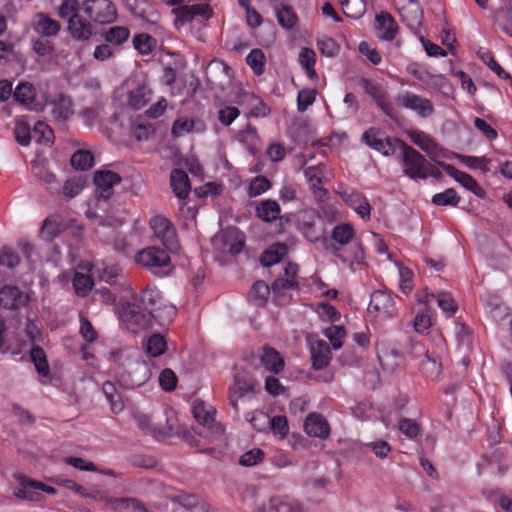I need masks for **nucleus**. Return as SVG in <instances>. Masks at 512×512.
Instances as JSON below:
<instances>
[{
	"label": "nucleus",
	"instance_id": "obj_1",
	"mask_svg": "<svg viewBox=\"0 0 512 512\" xmlns=\"http://www.w3.org/2000/svg\"><path fill=\"white\" fill-rule=\"evenodd\" d=\"M397 145L402 152L403 173L410 179H427L434 176L433 165L416 149L409 146L403 140H397Z\"/></svg>",
	"mask_w": 512,
	"mask_h": 512
},
{
	"label": "nucleus",
	"instance_id": "obj_2",
	"mask_svg": "<svg viewBox=\"0 0 512 512\" xmlns=\"http://www.w3.org/2000/svg\"><path fill=\"white\" fill-rule=\"evenodd\" d=\"M134 260L136 264L157 277L167 276L173 269L169 254L164 249L155 246L138 251Z\"/></svg>",
	"mask_w": 512,
	"mask_h": 512
},
{
	"label": "nucleus",
	"instance_id": "obj_3",
	"mask_svg": "<svg viewBox=\"0 0 512 512\" xmlns=\"http://www.w3.org/2000/svg\"><path fill=\"white\" fill-rule=\"evenodd\" d=\"M136 293L131 291V299L121 304L119 318L132 333H138L151 326L150 311H146L137 303Z\"/></svg>",
	"mask_w": 512,
	"mask_h": 512
},
{
	"label": "nucleus",
	"instance_id": "obj_4",
	"mask_svg": "<svg viewBox=\"0 0 512 512\" xmlns=\"http://www.w3.org/2000/svg\"><path fill=\"white\" fill-rule=\"evenodd\" d=\"M83 10L90 20L99 24H108L117 17L116 6L110 0H86Z\"/></svg>",
	"mask_w": 512,
	"mask_h": 512
},
{
	"label": "nucleus",
	"instance_id": "obj_5",
	"mask_svg": "<svg viewBox=\"0 0 512 512\" xmlns=\"http://www.w3.org/2000/svg\"><path fill=\"white\" fill-rule=\"evenodd\" d=\"M154 236L170 251L178 248V237L173 223L166 217L156 215L150 219Z\"/></svg>",
	"mask_w": 512,
	"mask_h": 512
},
{
	"label": "nucleus",
	"instance_id": "obj_6",
	"mask_svg": "<svg viewBox=\"0 0 512 512\" xmlns=\"http://www.w3.org/2000/svg\"><path fill=\"white\" fill-rule=\"evenodd\" d=\"M394 5L407 27L415 34L422 26L423 11L417 0H394Z\"/></svg>",
	"mask_w": 512,
	"mask_h": 512
},
{
	"label": "nucleus",
	"instance_id": "obj_7",
	"mask_svg": "<svg viewBox=\"0 0 512 512\" xmlns=\"http://www.w3.org/2000/svg\"><path fill=\"white\" fill-rule=\"evenodd\" d=\"M363 88L376 103L377 107L392 120H397L398 111L389 99L387 90L378 82L364 79Z\"/></svg>",
	"mask_w": 512,
	"mask_h": 512
},
{
	"label": "nucleus",
	"instance_id": "obj_8",
	"mask_svg": "<svg viewBox=\"0 0 512 512\" xmlns=\"http://www.w3.org/2000/svg\"><path fill=\"white\" fill-rule=\"evenodd\" d=\"M368 311L382 319L394 317L397 313L395 296L387 290L374 291L370 297Z\"/></svg>",
	"mask_w": 512,
	"mask_h": 512
},
{
	"label": "nucleus",
	"instance_id": "obj_9",
	"mask_svg": "<svg viewBox=\"0 0 512 512\" xmlns=\"http://www.w3.org/2000/svg\"><path fill=\"white\" fill-rule=\"evenodd\" d=\"M362 141L371 149L381 153L384 156L394 155L398 138L384 136V133L378 128H369L362 135Z\"/></svg>",
	"mask_w": 512,
	"mask_h": 512
},
{
	"label": "nucleus",
	"instance_id": "obj_10",
	"mask_svg": "<svg viewBox=\"0 0 512 512\" xmlns=\"http://www.w3.org/2000/svg\"><path fill=\"white\" fill-rule=\"evenodd\" d=\"M121 176L110 170H100L94 174V196L97 201H106L114 193V186L120 184Z\"/></svg>",
	"mask_w": 512,
	"mask_h": 512
},
{
	"label": "nucleus",
	"instance_id": "obj_11",
	"mask_svg": "<svg viewBox=\"0 0 512 512\" xmlns=\"http://www.w3.org/2000/svg\"><path fill=\"white\" fill-rule=\"evenodd\" d=\"M397 103L417 113L419 117L427 118L434 114V105L431 100L412 92H404L396 97Z\"/></svg>",
	"mask_w": 512,
	"mask_h": 512
},
{
	"label": "nucleus",
	"instance_id": "obj_12",
	"mask_svg": "<svg viewBox=\"0 0 512 512\" xmlns=\"http://www.w3.org/2000/svg\"><path fill=\"white\" fill-rule=\"evenodd\" d=\"M94 272L100 280L109 285L119 284L124 290L132 291L131 284L124 279L123 269L116 263L101 262L94 265Z\"/></svg>",
	"mask_w": 512,
	"mask_h": 512
},
{
	"label": "nucleus",
	"instance_id": "obj_13",
	"mask_svg": "<svg viewBox=\"0 0 512 512\" xmlns=\"http://www.w3.org/2000/svg\"><path fill=\"white\" fill-rule=\"evenodd\" d=\"M304 505L289 495H276L269 499L267 508H259L255 512H304Z\"/></svg>",
	"mask_w": 512,
	"mask_h": 512
},
{
	"label": "nucleus",
	"instance_id": "obj_14",
	"mask_svg": "<svg viewBox=\"0 0 512 512\" xmlns=\"http://www.w3.org/2000/svg\"><path fill=\"white\" fill-rule=\"evenodd\" d=\"M344 202L351 207L362 219L369 220L371 205L365 195L354 189H346L340 193Z\"/></svg>",
	"mask_w": 512,
	"mask_h": 512
},
{
	"label": "nucleus",
	"instance_id": "obj_15",
	"mask_svg": "<svg viewBox=\"0 0 512 512\" xmlns=\"http://www.w3.org/2000/svg\"><path fill=\"white\" fill-rule=\"evenodd\" d=\"M28 300V295L17 286L5 285L0 289V307L4 309L18 310L24 307Z\"/></svg>",
	"mask_w": 512,
	"mask_h": 512
},
{
	"label": "nucleus",
	"instance_id": "obj_16",
	"mask_svg": "<svg viewBox=\"0 0 512 512\" xmlns=\"http://www.w3.org/2000/svg\"><path fill=\"white\" fill-rule=\"evenodd\" d=\"M445 172L453 177L458 183H460L463 187H465L467 190L471 191L474 195L478 197H484L485 191L484 189L478 184V182L469 174L462 172L455 168L451 164H441Z\"/></svg>",
	"mask_w": 512,
	"mask_h": 512
},
{
	"label": "nucleus",
	"instance_id": "obj_17",
	"mask_svg": "<svg viewBox=\"0 0 512 512\" xmlns=\"http://www.w3.org/2000/svg\"><path fill=\"white\" fill-rule=\"evenodd\" d=\"M305 432L313 437L327 439L330 435V425L326 418L319 413H310L304 423Z\"/></svg>",
	"mask_w": 512,
	"mask_h": 512
},
{
	"label": "nucleus",
	"instance_id": "obj_18",
	"mask_svg": "<svg viewBox=\"0 0 512 512\" xmlns=\"http://www.w3.org/2000/svg\"><path fill=\"white\" fill-rule=\"evenodd\" d=\"M377 36L385 41H392L398 33V25L392 15L382 11L376 15Z\"/></svg>",
	"mask_w": 512,
	"mask_h": 512
},
{
	"label": "nucleus",
	"instance_id": "obj_19",
	"mask_svg": "<svg viewBox=\"0 0 512 512\" xmlns=\"http://www.w3.org/2000/svg\"><path fill=\"white\" fill-rule=\"evenodd\" d=\"M221 240L223 250L231 255L239 254L245 245L244 234L234 227L225 229L221 234Z\"/></svg>",
	"mask_w": 512,
	"mask_h": 512
},
{
	"label": "nucleus",
	"instance_id": "obj_20",
	"mask_svg": "<svg viewBox=\"0 0 512 512\" xmlns=\"http://www.w3.org/2000/svg\"><path fill=\"white\" fill-rule=\"evenodd\" d=\"M254 385L251 379L235 375L233 385L229 388L228 399L233 409L238 412V400L247 393L252 392Z\"/></svg>",
	"mask_w": 512,
	"mask_h": 512
},
{
	"label": "nucleus",
	"instance_id": "obj_21",
	"mask_svg": "<svg viewBox=\"0 0 512 512\" xmlns=\"http://www.w3.org/2000/svg\"><path fill=\"white\" fill-rule=\"evenodd\" d=\"M134 419L139 429L145 434L153 435L155 438L167 437L172 432L170 426L156 424L152 418L146 414L138 413L135 415Z\"/></svg>",
	"mask_w": 512,
	"mask_h": 512
},
{
	"label": "nucleus",
	"instance_id": "obj_22",
	"mask_svg": "<svg viewBox=\"0 0 512 512\" xmlns=\"http://www.w3.org/2000/svg\"><path fill=\"white\" fill-rule=\"evenodd\" d=\"M312 366L316 370H321L328 366L331 360V350L328 343L324 340H318L311 346Z\"/></svg>",
	"mask_w": 512,
	"mask_h": 512
},
{
	"label": "nucleus",
	"instance_id": "obj_23",
	"mask_svg": "<svg viewBox=\"0 0 512 512\" xmlns=\"http://www.w3.org/2000/svg\"><path fill=\"white\" fill-rule=\"evenodd\" d=\"M261 365L273 374H279L285 365L284 359L281 354L274 348L265 346L260 357Z\"/></svg>",
	"mask_w": 512,
	"mask_h": 512
},
{
	"label": "nucleus",
	"instance_id": "obj_24",
	"mask_svg": "<svg viewBox=\"0 0 512 512\" xmlns=\"http://www.w3.org/2000/svg\"><path fill=\"white\" fill-rule=\"evenodd\" d=\"M170 181L175 195L179 200H184L191 190L190 180L186 172L181 169L172 170Z\"/></svg>",
	"mask_w": 512,
	"mask_h": 512
},
{
	"label": "nucleus",
	"instance_id": "obj_25",
	"mask_svg": "<svg viewBox=\"0 0 512 512\" xmlns=\"http://www.w3.org/2000/svg\"><path fill=\"white\" fill-rule=\"evenodd\" d=\"M51 106V114L55 120L65 121L73 114L72 100L63 94L54 99Z\"/></svg>",
	"mask_w": 512,
	"mask_h": 512
},
{
	"label": "nucleus",
	"instance_id": "obj_26",
	"mask_svg": "<svg viewBox=\"0 0 512 512\" xmlns=\"http://www.w3.org/2000/svg\"><path fill=\"white\" fill-rule=\"evenodd\" d=\"M196 421L203 426H210L214 423L216 410L213 406L202 400H195L192 408Z\"/></svg>",
	"mask_w": 512,
	"mask_h": 512
},
{
	"label": "nucleus",
	"instance_id": "obj_27",
	"mask_svg": "<svg viewBox=\"0 0 512 512\" xmlns=\"http://www.w3.org/2000/svg\"><path fill=\"white\" fill-rule=\"evenodd\" d=\"M205 129V125L202 121L190 119L187 117L177 118L172 125V134L175 137H181L191 131L202 132Z\"/></svg>",
	"mask_w": 512,
	"mask_h": 512
},
{
	"label": "nucleus",
	"instance_id": "obj_28",
	"mask_svg": "<svg viewBox=\"0 0 512 512\" xmlns=\"http://www.w3.org/2000/svg\"><path fill=\"white\" fill-rule=\"evenodd\" d=\"M136 296L138 297L137 303L146 311H152L163 301L161 292L156 287L148 286Z\"/></svg>",
	"mask_w": 512,
	"mask_h": 512
},
{
	"label": "nucleus",
	"instance_id": "obj_29",
	"mask_svg": "<svg viewBox=\"0 0 512 512\" xmlns=\"http://www.w3.org/2000/svg\"><path fill=\"white\" fill-rule=\"evenodd\" d=\"M176 313V307L164 301L150 311L151 320L154 319L161 326L170 324L176 316Z\"/></svg>",
	"mask_w": 512,
	"mask_h": 512
},
{
	"label": "nucleus",
	"instance_id": "obj_30",
	"mask_svg": "<svg viewBox=\"0 0 512 512\" xmlns=\"http://www.w3.org/2000/svg\"><path fill=\"white\" fill-rule=\"evenodd\" d=\"M407 135L413 144L417 145L429 156L435 155L437 144L428 134L420 130H409Z\"/></svg>",
	"mask_w": 512,
	"mask_h": 512
},
{
	"label": "nucleus",
	"instance_id": "obj_31",
	"mask_svg": "<svg viewBox=\"0 0 512 512\" xmlns=\"http://www.w3.org/2000/svg\"><path fill=\"white\" fill-rule=\"evenodd\" d=\"M68 29L73 38L78 40H87L93 33L92 25L82 19L80 15L74 16L68 22Z\"/></svg>",
	"mask_w": 512,
	"mask_h": 512
},
{
	"label": "nucleus",
	"instance_id": "obj_32",
	"mask_svg": "<svg viewBox=\"0 0 512 512\" xmlns=\"http://www.w3.org/2000/svg\"><path fill=\"white\" fill-rule=\"evenodd\" d=\"M256 216L265 222H272L279 217L280 206L275 200H263L256 207Z\"/></svg>",
	"mask_w": 512,
	"mask_h": 512
},
{
	"label": "nucleus",
	"instance_id": "obj_33",
	"mask_svg": "<svg viewBox=\"0 0 512 512\" xmlns=\"http://www.w3.org/2000/svg\"><path fill=\"white\" fill-rule=\"evenodd\" d=\"M288 248L284 243H276L271 245L261 256L263 266L269 267L280 262L287 254Z\"/></svg>",
	"mask_w": 512,
	"mask_h": 512
},
{
	"label": "nucleus",
	"instance_id": "obj_34",
	"mask_svg": "<svg viewBox=\"0 0 512 512\" xmlns=\"http://www.w3.org/2000/svg\"><path fill=\"white\" fill-rule=\"evenodd\" d=\"M30 358L37 373L45 378L50 377V368L44 349L40 346H33L30 350Z\"/></svg>",
	"mask_w": 512,
	"mask_h": 512
},
{
	"label": "nucleus",
	"instance_id": "obj_35",
	"mask_svg": "<svg viewBox=\"0 0 512 512\" xmlns=\"http://www.w3.org/2000/svg\"><path fill=\"white\" fill-rule=\"evenodd\" d=\"M34 29L43 36H54L60 30V24L43 13L37 14Z\"/></svg>",
	"mask_w": 512,
	"mask_h": 512
},
{
	"label": "nucleus",
	"instance_id": "obj_36",
	"mask_svg": "<svg viewBox=\"0 0 512 512\" xmlns=\"http://www.w3.org/2000/svg\"><path fill=\"white\" fill-rule=\"evenodd\" d=\"M151 96V89L143 84L129 93L128 103L133 109L138 110L143 108L150 101Z\"/></svg>",
	"mask_w": 512,
	"mask_h": 512
},
{
	"label": "nucleus",
	"instance_id": "obj_37",
	"mask_svg": "<svg viewBox=\"0 0 512 512\" xmlns=\"http://www.w3.org/2000/svg\"><path fill=\"white\" fill-rule=\"evenodd\" d=\"M316 57L315 51L311 48L303 47L300 50L299 63L311 80H316L318 78L315 70Z\"/></svg>",
	"mask_w": 512,
	"mask_h": 512
},
{
	"label": "nucleus",
	"instance_id": "obj_38",
	"mask_svg": "<svg viewBox=\"0 0 512 512\" xmlns=\"http://www.w3.org/2000/svg\"><path fill=\"white\" fill-rule=\"evenodd\" d=\"M355 237V229L350 223H341L334 226L331 238L340 246L349 244Z\"/></svg>",
	"mask_w": 512,
	"mask_h": 512
},
{
	"label": "nucleus",
	"instance_id": "obj_39",
	"mask_svg": "<svg viewBox=\"0 0 512 512\" xmlns=\"http://www.w3.org/2000/svg\"><path fill=\"white\" fill-rule=\"evenodd\" d=\"M105 506L112 510L123 506L126 509H132L134 512H149L136 498H105Z\"/></svg>",
	"mask_w": 512,
	"mask_h": 512
},
{
	"label": "nucleus",
	"instance_id": "obj_40",
	"mask_svg": "<svg viewBox=\"0 0 512 512\" xmlns=\"http://www.w3.org/2000/svg\"><path fill=\"white\" fill-rule=\"evenodd\" d=\"M18 479L20 481L21 488H19L17 491L14 492V495L17 498L28 500V501H40L41 500L42 495L40 494L38 489H36V487H34L32 485V482H36L35 480H29V479L25 478L24 476H19Z\"/></svg>",
	"mask_w": 512,
	"mask_h": 512
},
{
	"label": "nucleus",
	"instance_id": "obj_41",
	"mask_svg": "<svg viewBox=\"0 0 512 512\" xmlns=\"http://www.w3.org/2000/svg\"><path fill=\"white\" fill-rule=\"evenodd\" d=\"M259 416L263 419V422H267L269 424L275 435L279 436L281 439L286 437L289 432V426L285 416H274L269 418V416L263 412H260Z\"/></svg>",
	"mask_w": 512,
	"mask_h": 512
},
{
	"label": "nucleus",
	"instance_id": "obj_42",
	"mask_svg": "<svg viewBox=\"0 0 512 512\" xmlns=\"http://www.w3.org/2000/svg\"><path fill=\"white\" fill-rule=\"evenodd\" d=\"M345 16L357 19L366 12V0H339Z\"/></svg>",
	"mask_w": 512,
	"mask_h": 512
},
{
	"label": "nucleus",
	"instance_id": "obj_43",
	"mask_svg": "<svg viewBox=\"0 0 512 512\" xmlns=\"http://www.w3.org/2000/svg\"><path fill=\"white\" fill-rule=\"evenodd\" d=\"M130 30L125 26H112L103 33L106 42L120 46L128 40Z\"/></svg>",
	"mask_w": 512,
	"mask_h": 512
},
{
	"label": "nucleus",
	"instance_id": "obj_44",
	"mask_svg": "<svg viewBox=\"0 0 512 512\" xmlns=\"http://www.w3.org/2000/svg\"><path fill=\"white\" fill-rule=\"evenodd\" d=\"M33 139L42 145H51L54 139L53 130L43 121H36L32 129Z\"/></svg>",
	"mask_w": 512,
	"mask_h": 512
},
{
	"label": "nucleus",
	"instance_id": "obj_45",
	"mask_svg": "<svg viewBox=\"0 0 512 512\" xmlns=\"http://www.w3.org/2000/svg\"><path fill=\"white\" fill-rule=\"evenodd\" d=\"M14 135L17 143L21 146H28L33 138L30 124L24 117L16 120Z\"/></svg>",
	"mask_w": 512,
	"mask_h": 512
},
{
	"label": "nucleus",
	"instance_id": "obj_46",
	"mask_svg": "<svg viewBox=\"0 0 512 512\" xmlns=\"http://www.w3.org/2000/svg\"><path fill=\"white\" fill-rule=\"evenodd\" d=\"M75 293L80 297H85L93 289L94 281L90 275L76 272L72 279Z\"/></svg>",
	"mask_w": 512,
	"mask_h": 512
},
{
	"label": "nucleus",
	"instance_id": "obj_47",
	"mask_svg": "<svg viewBox=\"0 0 512 512\" xmlns=\"http://www.w3.org/2000/svg\"><path fill=\"white\" fill-rule=\"evenodd\" d=\"M73 168L80 171L90 169L94 164V156L90 151L77 150L70 159Z\"/></svg>",
	"mask_w": 512,
	"mask_h": 512
},
{
	"label": "nucleus",
	"instance_id": "obj_48",
	"mask_svg": "<svg viewBox=\"0 0 512 512\" xmlns=\"http://www.w3.org/2000/svg\"><path fill=\"white\" fill-rule=\"evenodd\" d=\"M431 201L436 206L456 207L460 202V196L454 188H448L443 192L434 194Z\"/></svg>",
	"mask_w": 512,
	"mask_h": 512
},
{
	"label": "nucleus",
	"instance_id": "obj_49",
	"mask_svg": "<svg viewBox=\"0 0 512 512\" xmlns=\"http://www.w3.org/2000/svg\"><path fill=\"white\" fill-rule=\"evenodd\" d=\"M103 392L111 405V409L114 413H119L124 409V403L121 399V395L117 392L116 386L112 382H105L103 384Z\"/></svg>",
	"mask_w": 512,
	"mask_h": 512
},
{
	"label": "nucleus",
	"instance_id": "obj_50",
	"mask_svg": "<svg viewBox=\"0 0 512 512\" xmlns=\"http://www.w3.org/2000/svg\"><path fill=\"white\" fill-rule=\"evenodd\" d=\"M398 429L400 432L411 440H416L417 437L421 436L422 428L420 424L410 418L402 417L398 421Z\"/></svg>",
	"mask_w": 512,
	"mask_h": 512
},
{
	"label": "nucleus",
	"instance_id": "obj_51",
	"mask_svg": "<svg viewBox=\"0 0 512 512\" xmlns=\"http://www.w3.org/2000/svg\"><path fill=\"white\" fill-rule=\"evenodd\" d=\"M436 302L447 318L453 317L458 310V305L449 292L438 293L436 295Z\"/></svg>",
	"mask_w": 512,
	"mask_h": 512
},
{
	"label": "nucleus",
	"instance_id": "obj_52",
	"mask_svg": "<svg viewBox=\"0 0 512 512\" xmlns=\"http://www.w3.org/2000/svg\"><path fill=\"white\" fill-rule=\"evenodd\" d=\"M276 15L278 23L286 29L293 28L298 20V17L294 10L288 5H281L276 9Z\"/></svg>",
	"mask_w": 512,
	"mask_h": 512
},
{
	"label": "nucleus",
	"instance_id": "obj_53",
	"mask_svg": "<svg viewBox=\"0 0 512 512\" xmlns=\"http://www.w3.org/2000/svg\"><path fill=\"white\" fill-rule=\"evenodd\" d=\"M265 55L261 49L255 48L246 57V63L256 75H261L265 68Z\"/></svg>",
	"mask_w": 512,
	"mask_h": 512
},
{
	"label": "nucleus",
	"instance_id": "obj_54",
	"mask_svg": "<svg viewBox=\"0 0 512 512\" xmlns=\"http://www.w3.org/2000/svg\"><path fill=\"white\" fill-rule=\"evenodd\" d=\"M166 348V340L161 334H153L147 340L146 352L152 357L162 355Z\"/></svg>",
	"mask_w": 512,
	"mask_h": 512
},
{
	"label": "nucleus",
	"instance_id": "obj_55",
	"mask_svg": "<svg viewBox=\"0 0 512 512\" xmlns=\"http://www.w3.org/2000/svg\"><path fill=\"white\" fill-rule=\"evenodd\" d=\"M304 175L313 191L321 190V186L323 184V168L321 165L305 168Z\"/></svg>",
	"mask_w": 512,
	"mask_h": 512
},
{
	"label": "nucleus",
	"instance_id": "obj_56",
	"mask_svg": "<svg viewBox=\"0 0 512 512\" xmlns=\"http://www.w3.org/2000/svg\"><path fill=\"white\" fill-rule=\"evenodd\" d=\"M16 101L23 104H30L35 98V88L28 82L19 83L14 91Z\"/></svg>",
	"mask_w": 512,
	"mask_h": 512
},
{
	"label": "nucleus",
	"instance_id": "obj_57",
	"mask_svg": "<svg viewBox=\"0 0 512 512\" xmlns=\"http://www.w3.org/2000/svg\"><path fill=\"white\" fill-rule=\"evenodd\" d=\"M413 326L418 333H424L432 326L431 311L428 306H425L416 313Z\"/></svg>",
	"mask_w": 512,
	"mask_h": 512
},
{
	"label": "nucleus",
	"instance_id": "obj_58",
	"mask_svg": "<svg viewBox=\"0 0 512 512\" xmlns=\"http://www.w3.org/2000/svg\"><path fill=\"white\" fill-rule=\"evenodd\" d=\"M64 230V225L61 221H58L54 217H48L45 219L42 225V236L47 240H52L57 237Z\"/></svg>",
	"mask_w": 512,
	"mask_h": 512
},
{
	"label": "nucleus",
	"instance_id": "obj_59",
	"mask_svg": "<svg viewBox=\"0 0 512 512\" xmlns=\"http://www.w3.org/2000/svg\"><path fill=\"white\" fill-rule=\"evenodd\" d=\"M61 485L68 490L73 491L75 494L80 495L82 497H91L99 501H103L105 503L106 496H103L100 492H92L88 493L86 489L71 479H65L61 481Z\"/></svg>",
	"mask_w": 512,
	"mask_h": 512
},
{
	"label": "nucleus",
	"instance_id": "obj_60",
	"mask_svg": "<svg viewBox=\"0 0 512 512\" xmlns=\"http://www.w3.org/2000/svg\"><path fill=\"white\" fill-rule=\"evenodd\" d=\"M155 45V39L146 33H141L133 38V46L143 55H148L152 52Z\"/></svg>",
	"mask_w": 512,
	"mask_h": 512
},
{
	"label": "nucleus",
	"instance_id": "obj_61",
	"mask_svg": "<svg viewBox=\"0 0 512 512\" xmlns=\"http://www.w3.org/2000/svg\"><path fill=\"white\" fill-rule=\"evenodd\" d=\"M265 453L260 448H253L239 458V464L244 467H252L264 460Z\"/></svg>",
	"mask_w": 512,
	"mask_h": 512
},
{
	"label": "nucleus",
	"instance_id": "obj_62",
	"mask_svg": "<svg viewBox=\"0 0 512 512\" xmlns=\"http://www.w3.org/2000/svg\"><path fill=\"white\" fill-rule=\"evenodd\" d=\"M271 187V182L265 176L254 177L248 187V195L250 197H256L266 192Z\"/></svg>",
	"mask_w": 512,
	"mask_h": 512
},
{
	"label": "nucleus",
	"instance_id": "obj_63",
	"mask_svg": "<svg viewBox=\"0 0 512 512\" xmlns=\"http://www.w3.org/2000/svg\"><path fill=\"white\" fill-rule=\"evenodd\" d=\"M480 58L499 78L511 79L510 74L500 66L490 51L481 53Z\"/></svg>",
	"mask_w": 512,
	"mask_h": 512
},
{
	"label": "nucleus",
	"instance_id": "obj_64",
	"mask_svg": "<svg viewBox=\"0 0 512 512\" xmlns=\"http://www.w3.org/2000/svg\"><path fill=\"white\" fill-rule=\"evenodd\" d=\"M324 335L330 340L334 349L342 347L346 331L342 326L332 325L325 329Z\"/></svg>",
	"mask_w": 512,
	"mask_h": 512
}]
</instances>
